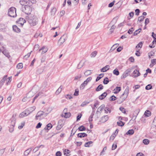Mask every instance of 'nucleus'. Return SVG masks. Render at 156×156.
Masks as SVG:
<instances>
[{"mask_svg": "<svg viewBox=\"0 0 156 156\" xmlns=\"http://www.w3.org/2000/svg\"><path fill=\"white\" fill-rule=\"evenodd\" d=\"M29 23L31 26H34L36 25L38 21L37 18L35 15L31 14L26 17Z\"/></svg>", "mask_w": 156, "mask_h": 156, "instance_id": "1", "label": "nucleus"}, {"mask_svg": "<svg viewBox=\"0 0 156 156\" xmlns=\"http://www.w3.org/2000/svg\"><path fill=\"white\" fill-rule=\"evenodd\" d=\"M16 9L14 7H11L8 10V15L10 17H15L16 16Z\"/></svg>", "mask_w": 156, "mask_h": 156, "instance_id": "2", "label": "nucleus"}, {"mask_svg": "<svg viewBox=\"0 0 156 156\" xmlns=\"http://www.w3.org/2000/svg\"><path fill=\"white\" fill-rule=\"evenodd\" d=\"M1 52L8 58H9L11 57V56L9 51L4 46L1 47Z\"/></svg>", "mask_w": 156, "mask_h": 156, "instance_id": "3", "label": "nucleus"}, {"mask_svg": "<svg viewBox=\"0 0 156 156\" xmlns=\"http://www.w3.org/2000/svg\"><path fill=\"white\" fill-rule=\"evenodd\" d=\"M32 8L28 5L25 6L23 9V11L26 14L30 15V13L32 11Z\"/></svg>", "mask_w": 156, "mask_h": 156, "instance_id": "4", "label": "nucleus"}, {"mask_svg": "<svg viewBox=\"0 0 156 156\" xmlns=\"http://www.w3.org/2000/svg\"><path fill=\"white\" fill-rule=\"evenodd\" d=\"M44 112L42 111H39L37 113L35 117V119L37 120L39 119L41 120L44 117L43 115H44Z\"/></svg>", "mask_w": 156, "mask_h": 156, "instance_id": "5", "label": "nucleus"}, {"mask_svg": "<svg viewBox=\"0 0 156 156\" xmlns=\"http://www.w3.org/2000/svg\"><path fill=\"white\" fill-rule=\"evenodd\" d=\"M64 125V122L63 120L61 119L59 120L56 127V129L58 130H59Z\"/></svg>", "mask_w": 156, "mask_h": 156, "instance_id": "6", "label": "nucleus"}, {"mask_svg": "<svg viewBox=\"0 0 156 156\" xmlns=\"http://www.w3.org/2000/svg\"><path fill=\"white\" fill-rule=\"evenodd\" d=\"M129 87H127L125 90L124 93L122 95V96H124V98L122 99L123 101H125L127 98L129 94Z\"/></svg>", "mask_w": 156, "mask_h": 156, "instance_id": "7", "label": "nucleus"}, {"mask_svg": "<svg viewBox=\"0 0 156 156\" xmlns=\"http://www.w3.org/2000/svg\"><path fill=\"white\" fill-rule=\"evenodd\" d=\"M20 2L22 5H24L25 6L31 5L30 2V1H28V0H21Z\"/></svg>", "mask_w": 156, "mask_h": 156, "instance_id": "8", "label": "nucleus"}, {"mask_svg": "<svg viewBox=\"0 0 156 156\" xmlns=\"http://www.w3.org/2000/svg\"><path fill=\"white\" fill-rule=\"evenodd\" d=\"M35 108H36L34 106L30 107L26 109V112H27V113L29 114H30V113L34 111Z\"/></svg>", "mask_w": 156, "mask_h": 156, "instance_id": "9", "label": "nucleus"}, {"mask_svg": "<svg viewBox=\"0 0 156 156\" xmlns=\"http://www.w3.org/2000/svg\"><path fill=\"white\" fill-rule=\"evenodd\" d=\"M140 111V110L139 109L136 110L134 112L133 115L132 119H133V118H134V120H135L136 119L137 115H138L139 112Z\"/></svg>", "mask_w": 156, "mask_h": 156, "instance_id": "10", "label": "nucleus"}, {"mask_svg": "<svg viewBox=\"0 0 156 156\" xmlns=\"http://www.w3.org/2000/svg\"><path fill=\"white\" fill-rule=\"evenodd\" d=\"M12 124L10 125L9 129V131L11 133L12 132L14 129V127L15 126V122L14 121H12Z\"/></svg>", "mask_w": 156, "mask_h": 156, "instance_id": "11", "label": "nucleus"}, {"mask_svg": "<svg viewBox=\"0 0 156 156\" xmlns=\"http://www.w3.org/2000/svg\"><path fill=\"white\" fill-rule=\"evenodd\" d=\"M108 119V115H105L102 117L101 119V121L103 122H105L107 121Z\"/></svg>", "mask_w": 156, "mask_h": 156, "instance_id": "12", "label": "nucleus"}, {"mask_svg": "<svg viewBox=\"0 0 156 156\" xmlns=\"http://www.w3.org/2000/svg\"><path fill=\"white\" fill-rule=\"evenodd\" d=\"M43 35L39 32H37L34 35V38H41L42 37Z\"/></svg>", "mask_w": 156, "mask_h": 156, "instance_id": "13", "label": "nucleus"}, {"mask_svg": "<svg viewBox=\"0 0 156 156\" xmlns=\"http://www.w3.org/2000/svg\"><path fill=\"white\" fill-rule=\"evenodd\" d=\"M107 95V93L106 92H104V93L99 96V99L102 100L105 98Z\"/></svg>", "mask_w": 156, "mask_h": 156, "instance_id": "14", "label": "nucleus"}, {"mask_svg": "<svg viewBox=\"0 0 156 156\" xmlns=\"http://www.w3.org/2000/svg\"><path fill=\"white\" fill-rule=\"evenodd\" d=\"M105 105L104 104L102 105L101 106H100L98 108L96 111V113L98 112H101L104 108H105Z\"/></svg>", "mask_w": 156, "mask_h": 156, "instance_id": "15", "label": "nucleus"}, {"mask_svg": "<svg viewBox=\"0 0 156 156\" xmlns=\"http://www.w3.org/2000/svg\"><path fill=\"white\" fill-rule=\"evenodd\" d=\"M77 137L80 138H82L84 137L87 136V134L84 133H80L77 134Z\"/></svg>", "mask_w": 156, "mask_h": 156, "instance_id": "16", "label": "nucleus"}, {"mask_svg": "<svg viewBox=\"0 0 156 156\" xmlns=\"http://www.w3.org/2000/svg\"><path fill=\"white\" fill-rule=\"evenodd\" d=\"M32 148L31 147L29 148L28 149H27L26 150L24 153V154L25 156H27L30 153L31 151L32 150Z\"/></svg>", "mask_w": 156, "mask_h": 156, "instance_id": "17", "label": "nucleus"}, {"mask_svg": "<svg viewBox=\"0 0 156 156\" xmlns=\"http://www.w3.org/2000/svg\"><path fill=\"white\" fill-rule=\"evenodd\" d=\"M52 125L51 123L47 124L44 128L45 130H49L52 127Z\"/></svg>", "mask_w": 156, "mask_h": 156, "instance_id": "18", "label": "nucleus"}, {"mask_svg": "<svg viewBox=\"0 0 156 156\" xmlns=\"http://www.w3.org/2000/svg\"><path fill=\"white\" fill-rule=\"evenodd\" d=\"M13 30L15 32L19 33L20 32V30L16 26L14 25L13 26Z\"/></svg>", "mask_w": 156, "mask_h": 156, "instance_id": "19", "label": "nucleus"}, {"mask_svg": "<svg viewBox=\"0 0 156 156\" xmlns=\"http://www.w3.org/2000/svg\"><path fill=\"white\" fill-rule=\"evenodd\" d=\"M133 74H134V76L135 77H136L140 76V74L139 71L136 69H135L133 72Z\"/></svg>", "mask_w": 156, "mask_h": 156, "instance_id": "20", "label": "nucleus"}, {"mask_svg": "<svg viewBox=\"0 0 156 156\" xmlns=\"http://www.w3.org/2000/svg\"><path fill=\"white\" fill-rule=\"evenodd\" d=\"M41 50H42L41 54H44L47 52L48 50V49L47 48L45 47L44 46L41 49H39V51H40Z\"/></svg>", "mask_w": 156, "mask_h": 156, "instance_id": "21", "label": "nucleus"}, {"mask_svg": "<svg viewBox=\"0 0 156 156\" xmlns=\"http://www.w3.org/2000/svg\"><path fill=\"white\" fill-rule=\"evenodd\" d=\"M104 87L101 84L99 85L96 88L95 90L97 91H99L103 89Z\"/></svg>", "mask_w": 156, "mask_h": 156, "instance_id": "22", "label": "nucleus"}, {"mask_svg": "<svg viewBox=\"0 0 156 156\" xmlns=\"http://www.w3.org/2000/svg\"><path fill=\"white\" fill-rule=\"evenodd\" d=\"M7 77V75L5 76L1 80L0 83V85L1 86H2L3 85L4 83L5 82L6 79Z\"/></svg>", "mask_w": 156, "mask_h": 156, "instance_id": "23", "label": "nucleus"}, {"mask_svg": "<svg viewBox=\"0 0 156 156\" xmlns=\"http://www.w3.org/2000/svg\"><path fill=\"white\" fill-rule=\"evenodd\" d=\"M29 114L27 113V112H26V110L23 111L20 114V116L21 117L23 118L25 116H26L28 115Z\"/></svg>", "mask_w": 156, "mask_h": 156, "instance_id": "24", "label": "nucleus"}, {"mask_svg": "<svg viewBox=\"0 0 156 156\" xmlns=\"http://www.w3.org/2000/svg\"><path fill=\"white\" fill-rule=\"evenodd\" d=\"M108 67H109V66H106L105 67H103V68L101 69V71L103 72H105L107 71L109 69V68L106 69Z\"/></svg>", "mask_w": 156, "mask_h": 156, "instance_id": "25", "label": "nucleus"}, {"mask_svg": "<svg viewBox=\"0 0 156 156\" xmlns=\"http://www.w3.org/2000/svg\"><path fill=\"white\" fill-rule=\"evenodd\" d=\"M62 86H61L56 91L55 94L56 95H58L62 91Z\"/></svg>", "mask_w": 156, "mask_h": 156, "instance_id": "26", "label": "nucleus"}, {"mask_svg": "<svg viewBox=\"0 0 156 156\" xmlns=\"http://www.w3.org/2000/svg\"><path fill=\"white\" fill-rule=\"evenodd\" d=\"M144 42L143 41H141L140 42L139 44H137V45L136 47V48L138 49V48H141L142 45L143 44Z\"/></svg>", "mask_w": 156, "mask_h": 156, "instance_id": "27", "label": "nucleus"}, {"mask_svg": "<svg viewBox=\"0 0 156 156\" xmlns=\"http://www.w3.org/2000/svg\"><path fill=\"white\" fill-rule=\"evenodd\" d=\"M134 133V130L133 129H130L126 133V134L127 135H131Z\"/></svg>", "mask_w": 156, "mask_h": 156, "instance_id": "28", "label": "nucleus"}, {"mask_svg": "<svg viewBox=\"0 0 156 156\" xmlns=\"http://www.w3.org/2000/svg\"><path fill=\"white\" fill-rule=\"evenodd\" d=\"M19 22L21 25H23L26 21L24 19L20 18L19 19Z\"/></svg>", "mask_w": 156, "mask_h": 156, "instance_id": "29", "label": "nucleus"}, {"mask_svg": "<svg viewBox=\"0 0 156 156\" xmlns=\"http://www.w3.org/2000/svg\"><path fill=\"white\" fill-rule=\"evenodd\" d=\"M84 62L82 61H80V63L78 64L77 68L78 69H80L83 65Z\"/></svg>", "mask_w": 156, "mask_h": 156, "instance_id": "30", "label": "nucleus"}, {"mask_svg": "<svg viewBox=\"0 0 156 156\" xmlns=\"http://www.w3.org/2000/svg\"><path fill=\"white\" fill-rule=\"evenodd\" d=\"M56 11V9L55 8H53L51 9L50 13L51 15H54Z\"/></svg>", "mask_w": 156, "mask_h": 156, "instance_id": "31", "label": "nucleus"}, {"mask_svg": "<svg viewBox=\"0 0 156 156\" xmlns=\"http://www.w3.org/2000/svg\"><path fill=\"white\" fill-rule=\"evenodd\" d=\"M86 129V127L83 125L80 126L78 128V130L81 131H85Z\"/></svg>", "mask_w": 156, "mask_h": 156, "instance_id": "32", "label": "nucleus"}, {"mask_svg": "<svg viewBox=\"0 0 156 156\" xmlns=\"http://www.w3.org/2000/svg\"><path fill=\"white\" fill-rule=\"evenodd\" d=\"M93 142L92 141H89L87 142L86 143L84 144V146L85 147H89L90 145V144H92Z\"/></svg>", "mask_w": 156, "mask_h": 156, "instance_id": "33", "label": "nucleus"}, {"mask_svg": "<svg viewBox=\"0 0 156 156\" xmlns=\"http://www.w3.org/2000/svg\"><path fill=\"white\" fill-rule=\"evenodd\" d=\"M65 115L64 117L66 118H69L71 115V114L70 112H64Z\"/></svg>", "mask_w": 156, "mask_h": 156, "instance_id": "34", "label": "nucleus"}, {"mask_svg": "<svg viewBox=\"0 0 156 156\" xmlns=\"http://www.w3.org/2000/svg\"><path fill=\"white\" fill-rule=\"evenodd\" d=\"M113 73L116 76L119 75V73L118 69H115L113 71Z\"/></svg>", "mask_w": 156, "mask_h": 156, "instance_id": "35", "label": "nucleus"}, {"mask_svg": "<svg viewBox=\"0 0 156 156\" xmlns=\"http://www.w3.org/2000/svg\"><path fill=\"white\" fill-rule=\"evenodd\" d=\"M90 103L89 101H85L83 102L80 105L81 107H84Z\"/></svg>", "mask_w": 156, "mask_h": 156, "instance_id": "36", "label": "nucleus"}, {"mask_svg": "<svg viewBox=\"0 0 156 156\" xmlns=\"http://www.w3.org/2000/svg\"><path fill=\"white\" fill-rule=\"evenodd\" d=\"M109 82V80L108 77H105L103 80V83L105 84H107Z\"/></svg>", "mask_w": 156, "mask_h": 156, "instance_id": "37", "label": "nucleus"}, {"mask_svg": "<svg viewBox=\"0 0 156 156\" xmlns=\"http://www.w3.org/2000/svg\"><path fill=\"white\" fill-rule=\"evenodd\" d=\"M151 112L148 110H146L145 113L144 115L146 116L149 117L151 115Z\"/></svg>", "mask_w": 156, "mask_h": 156, "instance_id": "38", "label": "nucleus"}, {"mask_svg": "<svg viewBox=\"0 0 156 156\" xmlns=\"http://www.w3.org/2000/svg\"><path fill=\"white\" fill-rule=\"evenodd\" d=\"M117 124L118 125L120 126H123L124 125V123L121 121L118 122Z\"/></svg>", "mask_w": 156, "mask_h": 156, "instance_id": "39", "label": "nucleus"}, {"mask_svg": "<svg viewBox=\"0 0 156 156\" xmlns=\"http://www.w3.org/2000/svg\"><path fill=\"white\" fill-rule=\"evenodd\" d=\"M144 18L145 17L143 16H141L138 18V20L140 22H141L143 21Z\"/></svg>", "mask_w": 156, "mask_h": 156, "instance_id": "40", "label": "nucleus"}, {"mask_svg": "<svg viewBox=\"0 0 156 156\" xmlns=\"http://www.w3.org/2000/svg\"><path fill=\"white\" fill-rule=\"evenodd\" d=\"M91 74V70H87L85 72L84 74L86 76H88Z\"/></svg>", "mask_w": 156, "mask_h": 156, "instance_id": "41", "label": "nucleus"}, {"mask_svg": "<svg viewBox=\"0 0 156 156\" xmlns=\"http://www.w3.org/2000/svg\"><path fill=\"white\" fill-rule=\"evenodd\" d=\"M149 142V140L147 139H144L143 141V143L146 145L148 144Z\"/></svg>", "mask_w": 156, "mask_h": 156, "instance_id": "42", "label": "nucleus"}, {"mask_svg": "<svg viewBox=\"0 0 156 156\" xmlns=\"http://www.w3.org/2000/svg\"><path fill=\"white\" fill-rule=\"evenodd\" d=\"M81 77L82 75L80 74L78 76H76L75 77L74 80H79Z\"/></svg>", "mask_w": 156, "mask_h": 156, "instance_id": "43", "label": "nucleus"}, {"mask_svg": "<svg viewBox=\"0 0 156 156\" xmlns=\"http://www.w3.org/2000/svg\"><path fill=\"white\" fill-rule=\"evenodd\" d=\"M23 67V64L22 63H18L16 66V67L18 69H21Z\"/></svg>", "mask_w": 156, "mask_h": 156, "instance_id": "44", "label": "nucleus"}, {"mask_svg": "<svg viewBox=\"0 0 156 156\" xmlns=\"http://www.w3.org/2000/svg\"><path fill=\"white\" fill-rule=\"evenodd\" d=\"M152 88V86L151 84H149L147 85L145 87V89L146 90H149L151 89Z\"/></svg>", "mask_w": 156, "mask_h": 156, "instance_id": "45", "label": "nucleus"}, {"mask_svg": "<svg viewBox=\"0 0 156 156\" xmlns=\"http://www.w3.org/2000/svg\"><path fill=\"white\" fill-rule=\"evenodd\" d=\"M65 41V40H58V44L59 45H61Z\"/></svg>", "mask_w": 156, "mask_h": 156, "instance_id": "46", "label": "nucleus"}, {"mask_svg": "<svg viewBox=\"0 0 156 156\" xmlns=\"http://www.w3.org/2000/svg\"><path fill=\"white\" fill-rule=\"evenodd\" d=\"M97 54V52L96 51H94L91 54V56L92 57H95Z\"/></svg>", "mask_w": 156, "mask_h": 156, "instance_id": "47", "label": "nucleus"}, {"mask_svg": "<svg viewBox=\"0 0 156 156\" xmlns=\"http://www.w3.org/2000/svg\"><path fill=\"white\" fill-rule=\"evenodd\" d=\"M141 30V29H138V30H136L134 33V35H137V34H139V33L140 32Z\"/></svg>", "mask_w": 156, "mask_h": 156, "instance_id": "48", "label": "nucleus"}, {"mask_svg": "<svg viewBox=\"0 0 156 156\" xmlns=\"http://www.w3.org/2000/svg\"><path fill=\"white\" fill-rule=\"evenodd\" d=\"M117 99V98L114 95H112L110 97V101H113Z\"/></svg>", "mask_w": 156, "mask_h": 156, "instance_id": "49", "label": "nucleus"}, {"mask_svg": "<svg viewBox=\"0 0 156 156\" xmlns=\"http://www.w3.org/2000/svg\"><path fill=\"white\" fill-rule=\"evenodd\" d=\"M118 44H115L111 48L110 50L109 51V52H111L114 50L115 48H116V47H115V45H117Z\"/></svg>", "mask_w": 156, "mask_h": 156, "instance_id": "50", "label": "nucleus"}, {"mask_svg": "<svg viewBox=\"0 0 156 156\" xmlns=\"http://www.w3.org/2000/svg\"><path fill=\"white\" fill-rule=\"evenodd\" d=\"M104 110L105 112L106 113H108V112L109 113H110L111 112L110 109L108 107L105 108Z\"/></svg>", "mask_w": 156, "mask_h": 156, "instance_id": "51", "label": "nucleus"}, {"mask_svg": "<svg viewBox=\"0 0 156 156\" xmlns=\"http://www.w3.org/2000/svg\"><path fill=\"white\" fill-rule=\"evenodd\" d=\"M119 110L123 113L125 114L126 113V111L125 110V109L122 107H121L119 108Z\"/></svg>", "mask_w": 156, "mask_h": 156, "instance_id": "52", "label": "nucleus"}, {"mask_svg": "<svg viewBox=\"0 0 156 156\" xmlns=\"http://www.w3.org/2000/svg\"><path fill=\"white\" fill-rule=\"evenodd\" d=\"M94 116V114H91L89 118V121L90 122H91L92 121V118Z\"/></svg>", "mask_w": 156, "mask_h": 156, "instance_id": "53", "label": "nucleus"}, {"mask_svg": "<svg viewBox=\"0 0 156 156\" xmlns=\"http://www.w3.org/2000/svg\"><path fill=\"white\" fill-rule=\"evenodd\" d=\"M116 134H112L111 136L110 137V140H113L115 138L116 136Z\"/></svg>", "mask_w": 156, "mask_h": 156, "instance_id": "54", "label": "nucleus"}, {"mask_svg": "<svg viewBox=\"0 0 156 156\" xmlns=\"http://www.w3.org/2000/svg\"><path fill=\"white\" fill-rule=\"evenodd\" d=\"M86 85H85V84H84L83 83H82L80 85V90H83L84 89V87Z\"/></svg>", "mask_w": 156, "mask_h": 156, "instance_id": "55", "label": "nucleus"}, {"mask_svg": "<svg viewBox=\"0 0 156 156\" xmlns=\"http://www.w3.org/2000/svg\"><path fill=\"white\" fill-rule=\"evenodd\" d=\"M79 95V90L78 89H76L75 90L74 95L76 96H77Z\"/></svg>", "mask_w": 156, "mask_h": 156, "instance_id": "56", "label": "nucleus"}, {"mask_svg": "<svg viewBox=\"0 0 156 156\" xmlns=\"http://www.w3.org/2000/svg\"><path fill=\"white\" fill-rule=\"evenodd\" d=\"M115 26L114 25H113L112 26L111 28L110 29V32L111 33L113 32L114 29L115 28Z\"/></svg>", "mask_w": 156, "mask_h": 156, "instance_id": "57", "label": "nucleus"}, {"mask_svg": "<svg viewBox=\"0 0 156 156\" xmlns=\"http://www.w3.org/2000/svg\"><path fill=\"white\" fill-rule=\"evenodd\" d=\"M25 122H23L21 123V125L18 126V128L19 129H22L25 125Z\"/></svg>", "mask_w": 156, "mask_h": 156, "instance_id": "58", "label": "nucleus"}, {"mask_svg": "<svg viewBox=\"0 0 156 156\" xmlns=\"http://www.w3.org/2000/svg\"><path fill=\"white\" fill-rule=\"evenodd\" d=\"M32 51H31L30 52L28 53L27 55H26L24 56V58L27 59L30 56L31 53Z\"/></svg>", "mask_w": 156, "mask_h": 156, "instance_id": "59", "label": "nucleus"}, {"mask_svg": "<svg viewBox=\"0 0 156 156\" xmlns=\"http://www.w3.org/2000/svg\"><path fill=\"white\" fill-rule=\"evenodd\" d=\"M129 74L127 73H126L124 72V73L123 74L121 78L122 79L123 78H125L128 76Z\"/></svg>", "mask_w": 156, "mask_h": 156, "instance_id": "60", "label": "nucleus"}, {"mask_svg": "<svg viewBox=\"0 0 156 156\" xmlns=\"http://www.w3.org/2000/svg\"><path fill=\"white\" fill-rule=\"evenodd\" d=\"M42 124L41 122H39L36 126V128L37 129H38L40 128L41 127Z\"/></svg>", "mask_w": 156, "mask_h": 156, "instance_id": "61", "label": "nucleus"}, {"mask_svg": "<svg viewBox=\"0 0 156 156\" xmlns=\"http://www.w3.org/2000/svg\"><path fill=\"white\" fill-rule=\"evenodd\" d=\"M154 54V53L153 52H150L148 53V55L149 57L151 58V57Z\"/></svg>", "mask_w": 156, "mask_h": 156, "instance_id": "62", "label": "nucleus"}, {"mask_svg": "<svg viewBox=\"0 0 156 156\" xmlns=\"http://www.w3.org/2000/svg\"><path fill=\"white\" fill-rule=\"evenodd\" d=\"M65 97L66 98L69 99L73 98L72 96H71L70 95L68 94L66 95L65 96Z\"/></svg>", "mask_w": 156, "mask_h": 156, "instance_id": "63", "label": "nucleus"}, {"mask_svg": "<svg viewBox=\"0 0 156 156\" xmlns=\"http://www.w3.org/2000/svg\"><path fill=\"white\" fill-rule=\"evenodd\" d=\"M55 155L56 156H61L62 153L59 151H58L56 152Z\"/></svg>", "mask_w": 156, "mask_h": 156, "instance_id": "64", "label": "nucleus"}]
</instances>
